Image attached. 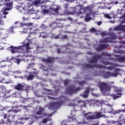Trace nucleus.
Segmentation results:
<instances>
[{"label":"nucleus","instance_id":"nucleus-1","mask_svg":"<svg viewBox=\"0 0 125 125\" xmlns=\"http://www.w3.org/2000/svg\"><path fill=\"white\" fill-rule=\"evenodd\" d=\"M68 4L63 5L65 10L63 13H60L61 12V11L59 10L60 7L57 5H54L49 10L44 9L46 8V6H41V8L43 14H49L50 15L52 14L56 15H73L77 14L79 16L81 14L87 13L85 17L86 22H89L91 20L92 17H94L96 15L95 11L92 10L94 7L93 5L87 6L86 7H83L82 5H79L76 6L75 8H68Z\"/></svg>","mask_w":125,"mask_h":125},{"label":"nucleus","instance_id":"nucleus-2","mask_svg":"<svg viewBox=\"0 0 125 125\" xmlns=\"http://www.w3.org/2000/svg\"><path fill=\"white\" fill-rule=\"evenodd\" d=\"M48 0H28L27 1V7H24L25 5L22 4L21 5H19L17 6V9L18 10L19 12H22L23 10H24L25 12H28L29 14H33L34 13V11H35L33 9H31V7H33V6H39V5H41V4H42V3L44 2H47Z\"/></svg>","mask_w":125,"mask_h":125},{"label":"nucleus","instance_id":"nucleus-3","mask_svg":"<svg viewBox=\"0 0 125 125\" xmlns=\"http://www.w3.org/2000/svg\"><path fill=\"white\" fill-rule=\"evenodd\" d=\"M30 43L31 41L26 39L23 42V46H18L15 47L13 46H11L8 48V49L11 51V53L14 54L15 53H19V52H21V51L24 49L25 47H26V53H29L30 51L29 50H30L31 48L29 46L30 45Z\"/></svg>","mask_w":125,"mask_h":125},{"label":"nucleus","instance_id":"nucleus-4","mask_svg":"<svg viewBox=\"0 0 125 125\" xmlns=\"http://www.w3.org/2000/svg\"><path fill=\"white\" fill-rule=\"evenodd\" d=\"M5 3L4 4L5 8L3 7L2 10L0 12V25H2L3 21H1L2 18H6V15L8 14L7 10H10L12 8V5H13V2L10 1V0H5Z\"/></svg>","mask_w":125,"mask_h":125},{"label":"nucleus","instance_id":"nucleus-5","mask_svg":"<svg viewBox=\"0 0 125 125\" xmlns=\"http://www.w3.org/2000/svg\"><path fill=\"white\" fill-rule=\"evenodd\" d=\"M101 114V113L98 112L93 114L92 112L85 113V111H83V115L86 120H94L95 119H100V118H104V119H106V118H108V116L105 115H102Z\"/></svg>","mask_w":125,"mask_h":125},{"label":"nucleus","instance_id":"nucleus-6","mask_svg":"<svg viewBox=\"0 0 125 125\" xmlns=\"http://www.w3.org/2000/svg\"><path fill=\"white\" fill-rule=\"evenodd\" d=\"M108 70H110V71H112V70H114V72H105L103 74V76L104 79H108V78H110L111 77V78H117L118 77V75H120V72H122L123 70L120 69V68H114L112 66H109L107 67Z\"/></svg>","mask_w":125,"mask_h":125},{"label":"nucleus","instance_id":"nucleus-7","mask_svg":"<svg viewBox=\"0 0 125 125\" xmlns=\"http://www.w3.org/2000/svg\"><path fill=\"white\" fill-rule=\"evenodd\" d=\"M20 25L21 27L26 28L23 29V33H27V34H37V33H39V30L34 31L33 23H21Z\"/></svg>","mask_w":125,"mask_h":125},{"label":"nucleus","instance_id":"nucleus-8","mask_svg":"<svg viewBox=\"0 0 125 125\" xmlns=\"http://www.w3.org/2000/svg\"><path fill=\"white\" fill-rule=\"evenodd\" d=\"M98 85L100 88L101 92L103 93V95H108L109 92L111 90V86H109L107 84V83L104 82H100V80H98L97 82Z\"/></svg>","mask_w":125,"mask_h":125},{"label":"nucleus","instance_id":"nucleus-9","mask_svg":"<svg viewBox=\"0 0 125 125\" xmlns=\"http://www.w3.org/2000/svg\"><path fill=\"white\" fill-rule=\"evenodd\" d=\"M65 99V97H62L57 99L58 102L56 103H51L49 104L47 107L49 110H54V109H57L58 107L61 106L63 104V100Z\"/></svg>","mask_w":125,"mask_h":125},{"label":"nucleus","instance_id":"nucleus-10","mask_svg":"<svg viewBox=\"0 0 125 125\" xmlns=\"http://www.w3.org/2000/svg\"><path fill=\"white\" fill-rule=\"evenodd\" d=\"M101 36L103 37H107L109 36L108 37H105L104 40H102L100 41L101 43L103 42H113V40L116 39V35L114 33L108 34L106 32H102L101 33Z\"/></svg>","mask_w":125,"mask_h":125},{"label":"nucleus","instance_id":"nucleus-11","mask_svg":"<svg viewBox=\"0 0 125 125\" xmlns=\"http://www.w3.org/2000/svg\"><path fill=\"white\" fill-rule=\"evenodd\" d=\"M96 103V102L94 100L92 101H86L83 102V101H78L77 102V104L81 108H83V107H86V104L89 105V106H93Z\"/></svg>","mask_w":125,"mask_h":125},{"label":"nucleus","instance_id":"nucleus-12","mask_svg":"<svg viewBox=\"0 0 125 125\" xmlns=\"http://www.w3.org/2000/svg\"><path fill=\"white\" fill-rule=\"evenodd\" d=\"M107 109V113H108L109 114H112V115H116V114H119V113H121V112H123V113L125 112V110H118L114 111V110H113V105H108Z\"/></svg>","mask_w":125,"mask_h":125},{"label":"nucleus","instance_id":"nucleus-13","mask_svg":"<svg viewBox=\"0 0 125 125\" xmlns=\"http://www.w3.org/2000/svg\"><path fill=\"white\" fill-rule=\"evenodd\" d=\"M122 31L125 32V25H120L115 27L114 29L109 28V31Z\"/></svg>","mask_w":125,"mask_h":125},{"label":"nucleus","instance_id":"nucleus-14","mask_svg":"<svg viewBox=\"0 0 125 125\" xmlns=\"http://www.w3.org/2000/svg\"><path fill=\"white\" fill-rule=\"evenodd\" d=\"M115 57L116 58L113 59L115 61H118V62H120V63H123V62H125V56L120 57V55H116Z\"/></svg>","mask_w":125,"mask_h":125},{"label":"nucleus","instance_id":"nucleus-15","mask_svg":"<svg viewBox=\"0 0 125 125\" xmlns=\"http://www.w3.org/2000/svg\"><path fill=\"white\" fill-rule=\"evenodd\" d=\"M28 59H30L31 61H34V60L36 59V57H32L30 55H25L24 56H23V58L21 59L23 61H27Z\"/></svg>","mask_w":125,"mask_h":125},{"label":"nucleus","instance_id":"nucleus-16","mask_svg":"<svg viewBox=\"0 0 125 125\" xmlns=\"http://www.w3.org/2000/svg\"><path fill=\"white\" fill-rule=\"evenodd\" d=\"M0 83H6V84H9V83H13L12 80H9L6 82V80L3 77L0 76Z\"/></svg>","mask_w":125,"mask_h":125},{"label":"nucleus","instance_id":"nucleus-17","mask_svg":"<svg viewBox=\"0 0 125 125\" xmlns=\"http://www.w3.org/2000/svg\"><path fill=\"white\" fill-rule=\"evenodd\" d=\"M109 45L107 44H102L100 45V46L96 48V50L98 51H101V50L104 49V48H106V47H108Z\"/></svg>","mask_w":125,"mask_h":125},{"label":"nucleus","instance_id":"nucleus-18","mask_svg":"<svg viewBox=\"0 0 125 125\" xmlns=\"http://www.w3.org/2000/svg\"><path fill=\"white\" fill-rule=\"evenodd\" d=\"M14 59H15V58L13 57H8L6 58V60H2L0 62V63H2V62H7V61L8 62H11V61H14Z\"/></svg>","mask_w":125,"mask_h":125},{"label":"nucleus","instance_id":"nucleus-19","mask_svg":"<svg viewBox=\"0 0 125 125\" xmlns=\"http://www.w3.org/2000/svg\"><path fill=\"white\" fill-rule=\"evenodd\" d=\"M89 90H90V89L89 88H87L85 90L84 93L82 95V96L84 98H86L88 97V93H89Z\"/></svg>","mask_w":125,"mask_h":125},{"label":"nucleus","instance_id":"nucleus-20","mask_svg":"<svg viewBox=\"0 0 125 125\" xmlns=\"http://www.w3.org/2000/svg\"><path fill=\"white\" fill-rule=\"evenodd\" d=\"M111 96L113 97V98L114 100H116V99H118V98H120V97H121L122 96V93H117V95L112 94V95H111Z\"/></svg>","mask_w":125,"mask_h":125},{"label":"nucleus","instance_id":"nucleus-21","mask_svg":"<svg viewBox=\"0 0 125 125\" xmlns=\"http://www.w3.org/2000/svg\"><path fill=\"white\" fill-rule=\"evenodd\" d=\"M43 61H44L45 62H47L48 63H52L54 62V58L52 57H49L48 58L47 60L45 59H43Z\"/></svg>","mask_w":125,"mask_h":125},{"label":"nucleus","instance_id":"nucleus-22","mask_svg":"<svg viewBox=\"0 0 125 125\" xmlns=\"http://www.w3.org/2000/svg\"><path fill=\"white\" fill-rule=\"evenodd\" d=\"M31 74H30L28 77L25 76V78H27V81H29V80H33V78H34V75H37L38 73H37V72H33V73H31Z\"/></svg>","mask_w":125,"mask_h":125},{"label":"nucleus","instance_id":"nucleus-23","mask_svg":"<svg viewBox=\"0 0 125 125\" xmlns=\"http://www.w3.org/2000/svg\"><path fill=\"white\" fill-rule=\"evenodd\" d=\"M101 58L100 56H96L93 57V60L90 61V63H95V62H97V60Z\"/></svg>","mask_w":125,"mask_h":125},{"label":"nucleus","instance_id":"nucleus-24","mask_svg":"<svg viewBox=\"0 0 125 125\" xmlns=\"http://www.w3.org/2000/svg\"><path fill=\"white\" fill-rule=\"evenodd\" d=\"M103 63L104 64V65H113V66H114L115 67H119V64H115L112 62H107V61H104V62H103Z\"/></svg>","mask_w":125,"mask_h":125},{"label":"nucleus","instance_id":"nucleus-25","mask_svg":"<svg viewBox=\"0 0 125 125\" xmlns=\"http://www.w3.org/2000/svg\"><path fill=\"white\" fill-rule=\"evenodd\" d=\"M24 86H22L21 84H18V85L15 87L16 89L17 90H22Z\"/></svg>","mask_w":125,"mask_h":125},{"label":"nucleus","instance_id":"nucleus-26","mask_svg":"<svg viewBox=\"0 0 125 125\" xmlns=\"http://www.w3.org/2000/svg\"><path fill=\"white\" fill-rule=\"evenodd\" d=\"M56 26H58V27H59V28H61V27L62 26V25L59 26V25H58V24H56L54 22H53L50 24V27H52L53 29L56 28Z\"/></svg>","mask_w":125,"mask_h":125},{"label":"nucleus","instance_id":"nucleus-27","mask_svg":"<svg viewBox=\"0 0 125 125\" xmlns=\"http://www.w3.org/2000/svg\"><path fill=\"white\" fill-rule=\"evenodd\" d=\"M10 73H12V71H8V72L3 71L2 74L4 76H5V77H9V76H10Z\"/></svg>","mask_w":125,"mask_h":125},{"label":"nucleus","instance_id":"nucleus-28","mask_svg":"<svg viewBox=\"0 0 125 125\" xmlns=\"http://www.w3.org/2000/svg\"><path fill=\"white\" fill-rule=\"evenodd\" d=\"M39 111L36 112V114L41 115H42V111H43V108H42L40 106H39Z\"/></svg>","mask_w":125,"mask_h":125},{"label":"nucleus","instance_id":"nucleus-29","mask_svg":"<svg viewBox=\"0 0 125 125\" xmlns=\"http://www.w3.org/2000/svg\"><path fill=\"white\" fill-rule=\"evenodd\" d=\"M67 35H64L63 36H61V35H59L58 36H56L55 39H67Z\"/></svg>","mask_w":125,"mask_h":125},{"label":"nucleus","instance_id":"nucleus-30","mask_svg":"<svg viewBox=\"0 0 125 125\" xmlns=\"http://www.w3.org/2000/svg\"><path fill=\"white\" fill-rule=\"evenodd\" d=\"M40 37H42L43 39H45L47 37H49V36H47V35H46V33L43 32L42 33H41Z\"/></svg>","mask_w":125,"mask_h":125},{"label":"nucleus","instance_id":"nucleus-31","mask_svg":"<svg viewBox=\"0 0 125 125\" xmlns=\"http://www.w3.org/2000/svg\"><path fill=\"white\" fill-rule=\"evenodd\" d=\"M114 89L116 92H121L123 89L121 88H118V87H114Z\"/></svg>","mask_w":125,"mask_h":125},{"label":"nucleus","instance_id":"nucleus-32","mask_svg":"<svg viewBox=\"0 0 125 125\" xmlns=\"http://www.w3.org/2000/svg\"><path fill=\"white\" fill-rule=\"evenodd\" d=\"M124 12H125V11L123 10V9H118V14H121V15H123Z\"/></svg>","mask_w":125,"mask_h":125},{"label":"nucleus","instance_id":"nucleus-33","mask_svg":"<svg viewBox=\"0 0 125 125\" xmlns=\"http://www.w3.org/2000/svg\"><path fill=\"white\" fill-rule=\"evenodd\" d=\"M14 62H15L17 64H20V62H21V60H20V59H16L15 58L14 60Z\"/></svg>","mask_w":125,"mask_h":125},{"label":"nucleus","instance_id":"nucleus-34","mask_svg":"<svg viewBox=\"0 0 125 125\" xmlns=\"http://www.w3.org/2000/svg\"><path fill=\"white\" fill-rule=\"evenodd\" d=\"M115 53H120V54H125V51L123 50H115Z\"/></svg>","mask_w":125,"mask_h":125},{"label":"nucleus","instance_id":"nucleus-35","mask_svg":"<svg viewBox=\"0 0 125 125\" xmlns=\"http://www.w3.org/2000/svg\"><path fill=\"white\" fill-rule=\"evenodd\" d=\"M48 121H51V118L44 119H43L42 123L43 124H46V123H47V122H48Z\"/></svg>","mask_w":125,"mask_h":125},{"label":"nucleus","instance_id":"nucleus-36","mask_svg":"<svg viewBox=\"0 0 125 125\" xmlns=\"http://www.w3.org/2000/svg\"><path fill=\"white\" fill-rule=\"evenodd\" d=\"M90 32L91 33H94L96 34V35H97V34H96V29H95L94 28H92V29H90Z\"/></svg>","mask_w":125,"mask_h":125},{"label":"nucleus","instance_id":"nucleus-37","mask_svg":"<svg viewBox=\"0 0 125 125\" xmlns=\"http://www.w3.org/2000/svg\"><path fill=\"white\" fill-rule=\"evenodd\" d=\"M104 17H105V18H107L108 19H112V17H111L110 16V15H109L108 14H105Z\"/></svg>","mask_w":125,"mask_h":125},{"label":"nucleus","instance_id":"nucleus-38","mask_svg":"<svg viewBox=\"0 0 125 125\" xmlns=\"http://www.w3.org/2000/svg\"><path fill=\"white\" fill-rule=\"evenodd\" d=\"M8 32L9 33H14V31H13V27H11L10 28H9Z\"/></svg>","mask_w":125,"mask_h":125},{"label":"nucleus","instance_id":"nucleus-39","mask_svg":"<svg viewBox=\"0 0 125 125\" xmlns=\"http://www.w3.org/2000/svg\"><path fill=\"white\" fill-rule=\"evenodd\" d=\"M121 42L122 44H121V46L119 47H124L125 48V41H122Z\"/></svg>","mask_w":125,"mask_h":125},{"label":"nucleus","instance_id":"nucleus-40","mask_svg":"<svg viewBox=\"0 0 125 125\" xmlns=\"http://www.w3.org/2000/svg\"><path fill=\"white\" fill-rule=\"evenodd\" d=\"M4 90H3V92H4L5 94H7L10 92V90H5V87H4Z\"/></svg>","mask_w":125,"mask_h":125},{"label":"nucleus","instance_id":"nucleus-41","mask_svg":"<svg viewBox=\"0 0 125 125\" xmlns=\"http://www.w3.org/2000/svg\"><path fill=\"white\" fill-rule=\"evenodd\" d=\"M7 67H8L7 65L6 64H4V65H2L0 66V69H5V68H6Z\"/></svg>","mask_w":125,"mask_h":125},{"label":"nucleus","instance_id":"nucleus-42","mask_svg":"<svg viewBox=\"0 0 125 125\" xmlns=\"http://www.w3.org/2000/svg\"><path fill=\"white\" fill-rule=\"evenodd\" d=\"M52 115H53V113H51L50 114H43V116L44 117H52Z\"/></svg>","mask_w":125,"mask_h":125},{"label":"nucleus","instance_id":"nucleus-43","mask_svg":"<svg viewBox=\"0 0 125 125\" xmlns=\"http://www.w3.org/2000/svg\"><path fill=\"white\" fill-rule=\"evenodd\" d=\"M92 95L93 96H95L96 97H98L99 96H100V95L99 94H95L94 93H91Z\"/></svg>","mask_w":125,"mask_h":125},{"label":"nucleus","instance_id":"nucleus-44","mask_svg":"<svg viewBox=\"0 0 125 125\" xmlns=\"http://www.w3.org/2000/svg\"><path fill=\"white\" fill-rule=\"evenodd\" d=\"M33 66H34V63H31V64H28L27 68V69H30V68H32V67H33Z\"/></svg>","mask_w":125,"mask_h":125},{"label":"nucleus","instance_id":"nucleus-45","mask_svg":"<svg viewBox=\"0 0 125 125\" xmlns=\"http://www.w3.org/2000/svg\"><path fill=\"white\" fill-rule=\"evenodd\" d=\"M7 125H12V122L11 121L9 120V119H7Z\"/></svg>","mask_w":125,"mask_h":125},{"label":"nucleus","instance_id":"nucleus-46","mask_svg":"<svg viewBox=\"0 0 125 125\" xmlns=\"http://www.w3.org/2000/svg\"><path fill=\"white\" fill-rule=\"evenodd\" d=\"M69 82H70V81H69L68 80H65L64 81L65 85H67V84H68V83H69Z\"/></svg>","mask_w":125,"mask_h":125},{"label":"nucleus","instance_id":"nucleus-47","mask_svg":"<svg viewBox=\"0 0 125 125\" xmlns=\"http://www.w3.org/2000/svg\"><path fill=\"white\" fill-rule=\"evenodd\" d=\"M95 67H96V68H101L102 69H104V66H102L101 65H99V66H95Z\"/></svg>","mask_w":125,"mask_h":125},{"label":"nucleus","instance_id":"nucleus-48","mask_svg":"<svg viewBox=\"0 0 125 125\" xmlns=\"http://www.w3.org/2000/svg\"><path fill=\"white\" fill-rule=\"evenodd\" d=\"M70 91H73V90L72 89H68V91H66V92L68 94H71V93H70Z\"/></svg>","mask_w":125,"mask_h":125},{"label":"nucleus","instance_id":"nucleus-49","mask_svg":"<svg viewBox=\"0 0 125 125\" xmlns=\"http://www.w3.org/2000/svg\"><path fill=\"white\" fill-rule=\"evenodd\" d=\"M67 106H76V104H75L71 103L70 104H67Z\"/></svg>","mask_w":125,"mask_h":125},{"label":"nucleus","instance_id":"nucleus-50","mask_svg":"<svg viewBox=\"0 0 125 125\" xmlns=\"http://www.w3.org/2000/svg\"><path fill=\"white\" fill-rule=\"evenodd\" d=\"M22 19L23 20H24V21H27V20H29V19L28 18H25V17H23Z\"/></svg>","mask_w":125,"mask_h":125},{"label":"nucleus","instance_id":"nucleus-51","mask_svg":"<svg viewBox=\"0 0 125 125\" xmlns=\"http://www.w3.org/2000/svg\"><path fill=\"white\" fill-rule=\"evenodd\" d=\"M83 82H78V84H79L80 85H82V84H83Z\"/></svg>","mask_w":125,"mask_h":125},{"label":"nucleus","instance_id":"nucleus-52","mask_svg":"<svg viewBox=\"0 0 125 125\" xmlns=\"http://www.w3.org/2000/svg\"><path fill=\"white\" fill-rule=\"evenodd\" d=\"M48 98L49 99H55L53 97H50V96H48Z\"/></svg>","mask_w":125,"mask_h":125},{"label":"nucleus","instance_id":"nucleus-53","mask_svg":"<svg viewBox=\"0 0 125 125\" xmlns=\"http://www.w3.org/2000/svg\"><path fill=\"white\" fill-rule=\"evenodd\" d=\"M8 117H9V116L7 115V114H5L4 116V118L6 119V118H8Z\"/></svg>","mask_w":125,"mask_h":125},{"label":"nucleus","instance_id":"nucleus-54","mask_svg":"<svg viewBox=\"0 0 125 125\" xmlns=\"http://www.w3.org/2000/svg\"><path fill=\"white\" fill-rule=\"evenodd\" d=\"M110 124H116V123H117V122H115L114 121H111L110 122Z\"/></svg>","mask_w":125,"mask_h":125},{"label":"nucleus","instance_id":"nucleus-55","mask_svg":"<svg viewBox=\"0 0 125 125\" xmlns=\"http://www.w3.org/2000/svg\"><path fill=\"white\" fill-rule=\"evenodd\" d=\"M101 24H102V22H101V21H98L97 22V25H98V26H100V25H101Z\"/></svg>","mask_w":125,"mask_h":125},{"label":"nucleus","instance_id":"nucleus-56","mask_svg":"<svg viewBox=\"0 0 125 125\" xmlns=\"http://www.w3.org/2000/svg\"><path fill=\"white\" fill-rule=\"evenodd\" d=\"M41 28H42V29H45V25H44V24H42L41 26Z\"/></svg>","mask_w":125,"mask_h":125},{"label":"nucleus","instance_id":"nucleus-57","mask_svg":"<svg viewBox=\"0 0 125 125\" xmlns=\"http://www.w3.org/2000/svg\"><path fill=\"white\" fill-rule=\"evenodd\" d=\"M24 108L25 110H29V107L28 106H24Z\"/></svg>","mask_w":125,"mask_h":125},{"label":"nucleus","instance_id":"nucleus-58","mask_svg":"<svg viewBox=\"0 0 125 125\" xmlns=\"http://www.w3.org/2000/svg\"><path fill=\"white\" fill-rule=\"evenodd\" d=\"M53 92H52L51 93H49L48 94H51V95H55V94Z\"/></svg>","mask_w":125,"mask_h":125},{"label":"nucleus","instance_id":"nucleus-59","mask_svg":"<svg viewBox=\"0 0 125 125\" xmlns=\"http://www.w3.org/2000/svg\"><path fill=\"white\" fill-rule=\"evenodd\" d=\"M13 112H14V113H18V110H17V111H16V110H13Z\"/></svg>","mask_w":125,"mask_h":125},{"label":"nucleus","instance_id":"nucleus-60","mask_svg":"<svg viewBox=\"0 0 125 125\" xmlns=\"http://www.w3.org/2000/svg\"><path fill=\"white\" fill-rule=\"evenodd\" d=\"M17 74H21V72H20V71H17Z\"/></svg>","mask_w":125,"mask_h":125},{"label":"nucleus","instance_id":"nucleus-61","mask_svg":"<svg viewBox=\"0 0 125 125\" xmlns=\"http://www.w3.org/2000/svg\"><path fill=\"white\" fill-rule=\"evenodd\" d=\"M91 125H99L98 124H92Z\"/></svg>","mask_w":125,"mask_h":125},{"label":"nucleus","instance_id":"nucleus-62","mask_svg":"<svg viewBox=\"0 0 125 125\" xmlns=\"http://www.w3.org/2000/svg\"><path fill=\"white\" fill-rule=\"evenodd\" d=\"M60 49H58L57 52H58V53H60Z\"/></svg>","mask_w":125,"mask_h":125},{"label":"nucleus","instance_id":"nucleus-63","mask_svg":"<svg viewBox=\"0 0 125 125\" xmlns=\"http://www.w3.org/2000/svg\"><path fill=\"white\" fill-rule=\"evenodd\" d=\"M123 3H124V4H125V5H124V6H123V7L125 8V3L123 2Z\"/></svg>","mask_w":125,"mask_h":125},{"label":"nucleus","instance_id":"nucleus-64","mask_svg":"<svg viewBox=\"0 0 125 125\" xmlns=\"http://www.w3.org/2000/svg\"><path fill=\"white\" fill-rule=\"evenodd\" d=\"M123 122H124V124L125 125V119L124 120Z\"/></svg>","mask_w":125,"mask_h":125}]
</instances>
